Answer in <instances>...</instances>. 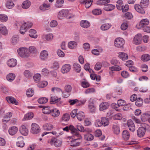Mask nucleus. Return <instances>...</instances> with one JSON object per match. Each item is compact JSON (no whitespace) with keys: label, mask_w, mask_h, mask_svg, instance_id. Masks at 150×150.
<instances>
[{"label":"nucleus","mask_w":150,"mask_h":150,"mask_svg":"<svg viewBox=\"0 0 150 150\" xmlns=\"http://www.w3.org/2000/svg\"><path fill=\"white\" fill-rule=\"evenodd\" d=\"M16 144L17 146L20 147H23L24 146L23 138L22 137L20 136L18 138Z\"/></svg>","instance_id":"obj_13"},{"label":"nucleus","mask_w":150,"mask_h":150,"mask_svg":"<svg viewBox=\"0 0 150 150\" xmlns=\"http://www.w3.org/2000/svg\"><path fill=\"white\" fill-rule=\"evenodd\" d=\"M40 130V127L35 123L32 124L31 126V132L33 134H37L39 133Z\"/></svg>","instance_id":"obj_5"},{"label":"nucleus","mask_w":150,"mask_h":150,"mask_svg":"<svg viewBox=\"0 0 150 150\" xmlns=\"http://www.w3.org/2000/svg\"><path fill=\"white\" fill-rule=\"evenodd\" d=\"M124 43V40L122 38H116L114 42L115 46L117 47H122Z\"/></svg>","instance_id":"obj_6"},{"label":"nucleus","mask_w":150,"mask_h":150,"mask_svg":"<svg viewBox=\"0 0 150 150\" xmlns=\"http://www.w3.org/2000/svg\"><path fill=\"white\" fill-rule=\"evenodd\" d=\"M46 39L47 41H50L52 40L53 38V35L51 33H50L46 35L45 36Z\"/></svg>","instance_id":"obj_63"},{"label":"nucleus","mask_w":150,"mask_h":150,"mask_svg":"<svg viewBox=\"0 0 150 150\" xmlns=\"http://www.w3.org/2000/svg\"><path fill=\"white\" fill-rule=\"evenodd\" d=\"M61 99V98H58L57 97L54 96H52L50 99V103L51 104H52L54 103H56L59 101Z\"/></svg>","instance_id":"obj_41"},{"label":"nucleus","mask_w":150,"mask_h":150,"mask_svg":"<svg viewBox=\"0 0 150 150\" xmlns=\"http://www.w3.org/2000/svg\"><path fill=\"white\" fill-rule=\"evenodd\" d=\"M48 55L47 52L46 50H44L41 52L40 58L41 60H44L47 57Z\"/></svg>","instance_id":"obj_16"},{"label":"nucleus","mask_w":150,"mask_h":150,"mask_svg":"<svg viewBox=\"0 0 150 150\" xmlns=\"http://www.w3.org/2000/svg\"><path fill=\"white\" fill-rule=\"evenodd\" d=\"M112 129L113 132L115 134H119L120 132V129L117 124L115 123L113 125Z\"/></svg>","instance_id":"obj_23"},{"label":"nucleus","mask_w":150,"mask_h":150,"mask_svg":"<svg viewBox=\"0 0 150 150\" xmlns=\"http://www.w3.org/2000/svg\"><path fill=\"white\" fill-rule=\"evenodd\" d=\"M31 3L28 0H26L24 1L22 5L23 8L26 9L28 8L30 6Z\"/></svg>","instance_id":"obj_28"},{"label":"nucleus","mask_w":150,"mask_h":150,"mask_svg":"<svg viewBox=\"0 0 150 150\" xmlns=\"http://www.w3.org/2000/svg\"><path fill=\"white\" fill-rule=\"evenodd\" d=\"M143 100L140 98H137L135 102V105L138 107L141 106L143 105Z\"/></svg>","instance_id":"obj_37"},{"label":"nucleus","mask_w":150,"mask_h":150,"mask_svg":"<svg viewBox=\"0 0 150 150\" xmlns=\"http://www.w3.org/2000/svg\"><path fill=\"white\" fill-rule=\"evenodd\" d=\"M29 51L32 53L36 54L37 52L34 46H31L29 48Z\"/></svg>","instance_id":"obj_64"},{"label":"nucleus","mask_w":150,"mask_h":150,"mask_svg":"<svg viewBox=\"0 0 150 150\" xmlns=\"http://www.w3.org/2000/svg\"><path fill=\"white\" fill-rule=\"evenodd\" d=\"M74 70L77 72H79L81 70V68L80 65L77 63H75L73 65Z\"/></svg>","instance_id":"obj_50"},{"label":"nucleus","mask_w":150,"mask_h":150,"mask_svg":"<svg viewBox=\"0 0 150 150\" xmlns=\"http://www.w3.org/2000/svg\"><path fill=\"white\" fill-rule=\"evenodd\" d=\"M80 25L83 28H86L90 26V23L88 21L83 20L81 22Z\"/></svg>","instance_id":"obj_31"},{"label":"nucleus","mask_w":150,"mask_h":150,"mask_svg":"<svg viewBox=\"0 0 150 150\" xmlns=\"http://www.w3.org/2000/svg\"><path fill=\"white\" fill-rule=\"evenodd\" d=\"M101 120L104 126H107L109 124L108 119V118L103 117H101Z\"/></svg>","instance_id":"obj_45"},{"label":"nucleus","mask_w":150,"mask_h":150,"mask_svg":"<svg viewBox=\"0 0 150 150\" xmlns=\"http://www.w3.org/2000/svg\"><path fill=\"white\" fill-rule=\"evenodd\" d=\"M20 133L22 135L25 136L27 135L28 133V130L26 127L24 125H22L20 129Z\"/></svg>","instance_id":"obj_15"},{"label":"nucleus","mask_w":150,"mask_h":150,"mask_svg":"<svg viewBox=\"0 0 150 150\" xmlns=\"http://www.w3.org/2000/svg\"><path fill=\"white\" fill-rule=\"evenodd\" d=\"M109 69L112 71H118L121 70V68L118 66L115 65L110 67Z\"/></svg>","instance_id":"obj_53"},{"label":"nucleus","mask_w":150,"mask_h":150,"mask_svg":"<svg viewBox=\"0 0 150 150\" xmlns=\"http://www.w3.org/2000/svg\"><path fill=\"white\" fill-rule=\"evenodd\" d=\"M111 27V25L109 24H103L100 27L101 29L103 31L108 30Z\"/></svg>","instance_id":"obj_39"},{"label":"nucleus","mask_w":150,"mask_h":150,"mask_svg":"<svg viewBox=\"0 0 150 150\" xmlns=\"http://www.w3.org/2000/svg\"><path fill=\"white\" fill-rule=\"evenodd\" d=\"M109 106V105L106 102L102 103L99 105V110L100 111H102L107 109Z\"/></svg>","instance_id":"obj_22"},{"label":"nucleus","mask_w":150,"mask_h":150,"mask_svg":"<svg viewBox=\"0 0 150 150\" xmlns=\"http://www.w3.org/2000/svg\"><path fill=\"white\" fill-rule=\"evenodd\" d=\"M142 35L138 34L136 35L133 40L134 43L136 45L140 44L141 42Z\"/></svg>","instance_id":"obj_7"},{"label":"nucleus","mask_w":150,"mask_h":150,"mask_svg":"<svg viewBox=\"0 0 150 150\" xmlns=\"http://www.w3.org/2000/svg\"><path fill=\"white\" fill-rule=\"evenodd\" d=\"M17 52L21 57H27L29 55L27 49L25 48H21L18 49Z\"/></svg>","instance_id":"obj_4"},{"label":"nucleus","mask_w":150,"mask_h":150,"mask_svg":"<svg viewBox=\"0 0 150 150\" xmlns=\"http://www.w3.org/2000/svg\"><path fill=\"white\" fill-rule=\"evenodd\" d=\"M88 108L91 112V113H94L95 112L96 106L93 102L89 103Z\"/></svg>","instance_id":"obj_30"},{"label":"nucleus","mask_w":150,"mask_h":150,"mask_svg":"<svg viewBox=\"0 0 150 150\" xmlns=\"http://www.w3.org/2000/svg\"><path fill=\"white\" fill-rule=\"evenodd\" d=\"M6 7L8 8H11L14 6V4L11 0L8 1L6 4Z\"/></svg>","instance_id":"obj_49"},{"label":"nucleus","mask_w":150,"mask_h":150,"mask_svg":"<svg viewBox=\"0 0 150 150\" xmlns=\"http://www.w3.org/2000/svg\"><path fill=\"white\" fill-rule=\"evenodd\" d=\"M41 75L38 74H35L33 76L34 79L36 82H39L41 79Z\"/></svg>","instance_id":"obj_52"},{"label":"nucleus","mask_w":150,"mask_h":150,"mask_svg":"<svg viewBox=\"0 0 150 150\" xmlns=\"http://www.w3.org/2000/svg\"><path fill=\"white\" fill-rule=\"evenodd\" d=\"M63 0H57L56 6L57 7L60 8L62 6V4L64 3Z\"/></svg>","instance_id":"obj_60"},{"label":"nucleus","mask_w":150,"mask_h":150,"mask_svg":"<svg viewBox=\"0 0 150 150\" xmlns=\"http://www.w3.org/2000/svg\"><path fill=\"white\" fill-rule=\"evenodd\" d=\"M68 13V11L67 9H63L60 11L58 13L57 17L60 19L66 16Z\"/></svg>","instance_id":"obj_9"},{"label":"nucleus","mask_w":150,"mask_h":150,"mask_svg":"<svg viewBox=\"0 0 150 150\" xmlns=\"http://www.w3.org/2000/svg\"><path fill=\"white\" fill-rule=\"evenodd\" d=\"M34 93L33 90L32 89L29 88L27 90L26 94L28 97H30L33 96Z\"/></svg>","instance_id":"obj_56"},{"label":"nucleus","mask_w":150,"mask_h":150,"mask_svg":"<svg viewBox=\"0 0 150 150\" xmlns=\"http://www.w3.org/2000/svg\"><path fill=\"white\" fill-rule=\"evenodd\" d=\"M8 20V17L5 14H0V21L3 22H5Z\"/></svg>","instance_id":"obj_51"},{"label":"nucleus","mask_w":150,"mask_h":150,"mask_svg":"<svg viewBox=\"0 0 150 150\" xmlns=\"http://www.w3.org/2000/svg\"><path fill=\"white\" fill-rule=\"evenodd\" d=\"M18 131V129L15 126H13L9 128L8 130L9 134L11 135L15 134Z\"/></svg>","instance_id":"obj_18"},{"label":"nucleus","mask_w":150,"mask_h":150,"mask_svg":"<svg viewBox=\"0 0 150 150\" xmlns=\"http://www.w3.org/2000/svg\"><path fill=\"white\" fill-rule=\"evenodd\" d=\"M6 99L8 102L17 105L18 104V102L14 98L12 97H8L6 98Z\"/></svg>","instance_id":"obj_26"},{"label":"nucleus","mask_w":150,"mask_h":150,"mask_svg":"<svg viewBox=\"0 0 150 150\" xmlns=\"http://www.w3.org/2000/svg\"><path fill=\"white\" fill-rule=\"evenodd\" d=\"M74 136H76L78 138H76L71 142V146L74 147L79 146L81 142L82 137L79 134L78 131L76 132H74L73 134Z\"/></svg>","instance_id":"obj_1"},{"label":"nucleus","mask_w":150,"mask_h":150,"mask_svg":"<svg viewBox=\"0 0 150 150\" xmlns=\"http://www.w3.org/2000/svg\"><path fill=\"white\" fill-rule=\"evenodd\" d=\"M71 69V66L68 64L64 65L61 68V71L63 74L69 72Z\"/></svg>","instance_id":"obj_8"},{"label":"nucleus","mask_w":150,"mask_h":150,"mask_svg":"<svg viewBox=\"0 0 150 150\" xmlns=\"http://www.w3.org/2000/svg\"><path fill=\"white\" fill-rule=\"evenodd\" d=\"M146 130H150V127L148 125H146L144 126L139 128L137 131V135L139 137H142L145 135Z\"/></svg>","instance_id":"obj_2"},{"label":"nucleus","mask_w":150,"mask_h":150,"mask_svg":"<svg viewBox=\"0 0 150 150\" xmlns=\"http://www.w3.org/2000/svg\"><path fill=\"white\" fill-rule=\"evenodd\" d=\"M149 4V0H142L140 4L141 6L144 7H146Z\"/></svg>","instance_id":"obj_55"},{"label":"nucleus","mask_w":150,"mask_h":150,"mask_svg":"<svg viewBox=\"0 0 150 150\" xmlns=\"http://www.w3.org/2000/svg\"><path fill=\"white\" fill-rule=\"evenodd\" d=\"M0 32L3 35H6L8 33V30L6 27L3 24H0Z\"/></svg>","instance_id":"obj_17"},{"label":"nucleus","mask_w":150,"mask_h":150,"mask_svg":"<svg viewBox=\"0 0 150 150\" xmlns=\"http://www.w3.org/2000/svg\"><path fill=\"white\" fill-rule=\"evenodd\" d=\"M18 40V37L17 35H14L12 38V43L13 45L16 44Z\"/></svg>","instance_id":"obj_54"},{"label":"nucleus","mask_w":150,"mask_h":150,"mask_svg":"<svg viewBox=\"0 0 150 150\" xmlns=\"http://www.w3.org/2000/svg\"><path fill=\"white\" fill-rule=\"evenodd\" d=\"M76 117L80 121H82L84 118L85 115L84 113L82 112H80L76 114Z\"/></svg>","instance_id":"obj_38"},{"label":"nucleus","mask_w":150,"mask_h":150,"mask_svg":"<svg viewBox=\"0 0 150 150\" xmlns=\"http://www.w3.org/2000/svg\"><path fill=\"white\" fill-rule=\"evenodd\" d=\"M24 75L27 78H30L33 76L32 73L28 70H25L24 72Z\"/></svg>","instance_id":"obj_57"},{"label":"nucleus","mask_w":150,"mask_h":150,"mask_svg":"<svg viewBox=\"0 0 150 150\" xmlns=\"http://www.w3.org/2000/svg\"><path fill=\"white\" fill-rule=\"evenodd\" d=\"M43 127L44 129L46 130H50L53 128V126L51 124L48 123L45 124Z\"/></svg>","instance_id":"obj_36"},{"label":"nucleus","mask_w":150,"mask_h":150,"mask_svg":"<svg viewBox=\"0 0 150 150\" xmlns=\"http://www.w3.org/2000/svg\"><path fill=\"white\" fill-rule=\"evenodd\" d=\"M64 131L68 132L69 130L71 131V133L73 134L74 132H76L77 131V130L72 125H70L69 127L68 126H66L65 128L63 129Z\"/></svg>","instance_id":"obj_11"},{"label":"nucleus","mask_w":150,"mask_h":150,"mask_svg":"<svg viewBox=\"0 0 150 150\" xmlns=\"http://www.w3.org/2000/svg\"><path fill=\"white\" fill-rule=\"evenodd\" d=\"M15 75L12 73H10L7 76V80L10 81H12L15 78Z\"/></svg>","instance_id":"obj_35"},{"label":"nucleus","mask_w":150,"mask_h":150,"mask_svg":"<svg viewBox=\"0 0 150 150\" xmlns=\"http://www.w3.org/2000/svg\"><path fill=\"white\" fill-rule=\"evenodd\" d=\"M119 57L123 60H126L128 59L127 55L124 52H120Z\"/></svg>","instance_id":"obj_46"},{"label":"nucleus","mask_w":150,"mask_h":150,"mask_svg":"<svg viewBox=\"0 0 150 150\" xmlns=\"http://www.w3.org/2000/svg\"><path fill=\"white\" fill-rule=\"evenodd\" d=\"M51 113L54 117L58 116L59 115V112L58 110L57 109H53L52 108Z\"/></svg>","instance_id":"obj_40"},{"label":"nucleus","mask_w":150,"mask_h":150,"mask_svg":"<svg viewBox=\"0 0 150 150\" xmlns=\"http://www.w3.org/2000/svg\"><path fill=\"white\" fill-rule=\"evenodd\" d=\"M115 7V5L111 4H107L105 5L104 7V9L106 11H110L113 10Z\"/></svg>","instance_id":"obj_19"},{"label":"nucleus","mask_w":150,"mask_h":150,"mask_svg":"<svg viewBox=\"0 0 150 150\" xmlns=\"http://www.w3.org/2000/svg\"><path fill=\"white\" fill-rule=\"evenodd\" d=\"M48 101V99L45 97H42L38 100V102L40 104H44L46 103Z\"/></svg>","instance_id":"obj_44"},{"label":"nucleus","mask_w":150,"mask_h":150,"mask_svg":"<svg viewBox=\"0 0 150 150\" xmlns=\"http://www.w3.org/2000/svg\"><path fill=\"white\" fill-rule=\"evenodd\" d=\"M92 13L95 15H98L102 13V11L100 9H96L92 11Z\"/></svg>","instance_id":"obj_58"},{"label":"nucleus","mask_w":150,"mask_h":150,"mask_svg":"<svg viewBox=\"0 0 150 150\" xmlns=\"http://www.w3.org/2000/svg\"><path fill=\"white\" fill-rule=\"evenodd\" d=\"M122 138L124 140H128L129 137V133L127 130H125L123 131Z\"/></svg>","instance_id":"obj_27"},{"label":"nucleus","mask_w":150,"mask_h":150,"mask_svg":"<svg viewBox=\"0 0 150 150\" xmlns=\"http://www.w3.org/2000/svg\"><path fill=\"white\" fill-rule=\"evenodd\" d=\"M84 139L87 141H91L94 138L93 136L89 133H87L84 135Z\"/></svg>","instance_id":"obj_33"},{"label":"nucleus","mask_w":150,"mask_h":150,"mask_svg":"<svg viewBox=\"0 0 150 150\" xmlns=\"http://www.w3.org/2000/svg\"><path fill=\"white\" fill-rule=\"evenodd\" d=\"M77 45L76 42L74 41L70 42L68 44V46L69 48L71 49H74L75 48Z\"/></svg>","instance_id":"obj_48"},{"label":"nucleus","mask_w":150,"mask_h":150,"mask_svg":"<svg viewBox=\"0 0 150 150\" xmlns=\"http://www.w3.org/2000/svg\"><path fill=\"white\" fill-rule=\"evenodd\" d=\"M116 7L119 10H121L123 8L124 5L122 0H119L117 1Z\"/></svg>","instance_id":"obj_34"},{"label":"nucleus","mask_w":150,"mask_h":150,"mask_svg":"<svg viewBox=\"0 0 150 150\" xmlns=\"http://www.w3.org/2000/svg\"><path fill=\"white\" fill-rule=\"evenodd\" d=\"M17 64V61L16 60L14 59H10L7 62L8 65L11 67L16 66Z\"/></svg>","instance_id":"obj_10"},{"label":"nucleus","mask_w":150,"mask_h":150,"mask_svg":"<svg viewBox=\"0 0 150 150\" xmlns=\"http://www.w3.org/2000/svg\"><path fill=\"white\" fill-rule=\"evenodd\" d=\"M127 125L130 131L132 132H134L135 131V127L132 120H129L128 121Z\"/></svg>","instance_id":"obj_14"},{"label":"nucleus","mask_w":150,"mask_h":150,"mask_svg":"<svg viewBox=\"0 0 150 150\" xmlns=\"http://www.w3.org/2000/svg\"><path fill=\"white\" fill-rule=\"evenodd\" d=\"M150 117L149 114L148 113H144L142 114L141 117V119L142 121L143 122H145L148 120Z\"/></svg>","instance_id":"obj_21"},{"label":"nucleus","mask_w":150,"mask_h":150,"mask_svg":"<svg viewBox=\"0 0 150 150\" xmlns=\"http://www.w3.org/2000/svg\"><path fill=\"white\" fill-rule=\"evenodd\" d=\"M92 2L93 0H90V1L89 0H83L81 1V3L84 4L86 7L88 8L91 6L92 4Z\"/></svg>","instance_id":"obj_24"},{"label":"nucleus","mask_w":150,"mask_h":150,"mask_svg":"<svg viewBox=\"0 0 150 150\" xmlns=\"http://www.w3.org/2000/svg\"><path fill=\"white\" fill-rule=\"evenodd\" d=\"M110 2V0H99L97 2V3L99 5H104L109 3Z\"/></svg>","instance_id":"obj_42"},{"label":"nucleus","mask_w":150,"mask_h":150,"mask_svg":"<svg viewBox=\"0 0 150 150\" xmlns=\"http://www.w3.org/2000/svg\"><path fill=\"white\" fill-rule=\"evenodd\" d=\"M69 118L70 115L69 114L67 113L64 114L62 117L61 122L62 124H64L65 122L69 120Z\"/></svg>","instance_id":"obj_12"},{"label":"nucleus","mask_w":150,"mask_h":150,"mask_svg":"<svg viewBox=\"0 0 150 150\" xmlns=\"http://www.w3.org/2000/svg\"><path fill=\"white\" fill-rule=\"evenodd\" d=\"M52 108H50L48 106H44L42 109L43 112L45 114H49L51 112Z\"/></svg>","instance_id":"obj_25"},{"label":"nucleus","mask_w":150,"mask_h":150,"mask_svg":"<svg viewBox=\"0 0 150 150\" xmlns=\"http://www.w3.org/2000/svg\"><path fill=\"white\" fill-rule=\"evenodd\" d=\"M134 8L137 12L140 13L144 14L145 13L144 10L139 5L136 4L135 5Z\"/></svg>","instance_id":"obj_20"},{"label":"nucleus","mask_w":150,"mask_h":150,"mask_svg":"<svg viewBox=\"0 0 150 150\" xmlns=\"http://www.w3.org/2000/svg\"><path fill=\"white\" fill-rule=\"evenodd\" d=\"M149 22L147 19H142L140 22L139 25L141 27H143L144 26H146V25H148Z\"/></svg>","instance_id":"obj_29"},{"label":"nucleus","mask_w":150,"mask_h":150,"mask_svg":"<svg viewBox=\"0 0 150 150\" xmlns=\"http://www.w3.org/2000/svg\"><path fill=\"white\" fill-rule=\"evenodd\" d=\"M72 87L70 85H66L64 87V91L65 92L68 93H71L72 90Z\"/></svg>","instance_id":"obj_61"},{"label":"nucleus","mask_w":150,"mask_h":150,"mask_svg":"<svg viewBox=\"0 0 150 150\" xmlns=\"http://www.w3.org/2000/svg\"><path fill=\"white\" fill-rule=\"evenodd\" d=\"M33 117V114L32 113L30 112L28 113L25 115L23 120H30Z\"/></svg>","instance_id":"obj_43"},{"label":"nucleus","mask_w":150,"mask_h":150,"mask_svg":"<svg viewBox=\"0 0 150 150\" xmlns=\"http://www.w3.org/2000/svg\"><path fill=\"white\" fill-rule=\"evenodd\" d=\"M47 85V82L46 81H43L40 82L38 84V86L39 88H43Z\"/></svg>","instance_id":"obj_59"},{"label":"nucleus","mask_w":150,"mask_h":150,"mask_svg":"<svg viewBox=\"0 0 150 150\" xmlns=\"http://www.w3.org/2000/svg\"><path fill=\"white\" fill-rule=\"evenodd\" d=\"M141 59L143 61H147L150 59V55L147 54H144L142 56Z\"/></svg>","instance_id":"obj_47"},{"label":"nucleus","mask_w":150,"mask_h":150,"mask_svg":"<svg viewBox=\"0 0 150 150\" xmlns=\"http://www.w3.org/2000/svg\"><path fill=\"white\" fill-rule=\"evenodd\" d=\"M32 23L31 22L23 23L20 28V32L22 34H24L27 31V28H30L32 27Z\"/></svg>","instance_id":"obj_3"},{"label":"nucleus","mask_w":150,"mask_h":150,"mask_svg":"<svg viewBox=\"0 0 150 150\" xmlns=\"http://www.w3.org/2000/svg\"><path fill=\"white\" fill-rule=\"evenodd\" d=\"M29 36L33 38H36L37 37V35L36 34V31L33 29H31L29 31Z\"/></svg>","instance_id":"obj_32"},{"label":"nucleus","mask_w":150,"mask_h":150,"mask_svg":"<svg viewBox=\"0 0 150 150\" xmlns=\"http://www.w3.org/2000/svg\"><path fill=\"white\" fill-rule=\"evenodd\" d=\"M52 91V92L57 93H61L62 92V90L58 87H53L51 89Z\"/></svg>","instance_id":"obj_62"}]
</instances>
